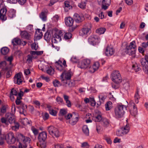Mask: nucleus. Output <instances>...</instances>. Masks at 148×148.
I'll use <instances>...</instances> for the list:
<instances>
[{
	"instance_id": "obj_40",
	"label": "nucleus",
	"mask_w": 148,
	"mask_h": 148,
	"mask_svg": "<svg viewBox=\"0 0 148 148\" xmlns=\"http://www.w3.org/2000/svg\"><path fill=\"white\" fill-rule=\"evenodd\" d=\"M135 102L137 103L138 102V99L140 98V96L138 94V91H137L134 96Z\"/></svg>"
},
{
	"instance_id": "obj_27",
	"label": "nucleus",
	"mask_w": 148,
	"mask_h": 148,
	"mask_svg": "<svg viewBox=\"0 0 148 148\" xmlns=\"http://www.w3.org/2000/svg\"><path fill=\"white\" fill-rule=\"evenodd\" d=\"M93 120L95 122H100L102 119V116L99 114L94 117H93Z\"/></svg>"
},
{
	"instance_id": "obj_34",
	"label": "nucleus",
	"mask_w": 148,
	"mask_h": 148,
	"mask_svg": "<svg viewBox=\"0 0 148 148\" xmlns=\"http://www.w3.org/2000/svg\"><path fill=\"white\" fill-rule=\"evenodd\" d=\"M67 65H56V68L59 71H62L65 69Z\"/></svg>"
},
{
	"instance_id": "obj_31",
	"label": "nucleus",
	"mask_w": 148,
	"mask_h": 148,
	"mask_svg": "<svg viewBox=\"0 0 148 148\" xmlns=\"http://www.w3.org/2000/svg\"><path fill=\"white\" fill-rule=\"evenodd\" d=\"M14 125L12 126L11 128L12 130L14 131H17L19 129V125L18 123L17 122H15L14 123Z\"/></svg>"
},
{
	"instance_id": "obj_50",
	"label": "nucleus",
	"mask_w": 148,
	"mask_h": 148,
	"mask_svg": "<svg viewBox=\"0 0 148 148\" xmlns=\"http://www.w3.org/2000/svg\"><path fill=\"white\" fill-rule=\"evenodd\" d=\"M34 56H32V55L30 56L29 55L27 56V62H28V64H30L32 61V57H34Z\"/></svg>"
},
{
	"instance_id": "obj_52",
	"label": "nucleus",
	"mask_w": 148,
	"mask_h": 148,
	"mask_svg": "<svg viewBox=\"0 0 148 148\" xmlns=\"http://www.w3.org/2000/svg\"><path fill=\"white\" fill-rule=\"evenodd\" d=\"M86 6L85 3L84 2H82L78 5L79 7L82 9L85 8Z\"/></svg>"
},
{
	"instance_id": "obj_17",
	"label": "nucleus",
	"mask_w": 148,
	"mask_h": 148,
	"mask_svg": "<svg viewBox=\"0 0 148 148\" xmlns=\"http://www.w3.org/2000/svg\"><path fill=\"white\" fill-rule=\"evenodd\" d=\"M6 10L5 8H2L0 10V19L3 21L6 20L7 18L5 15Z\"/></svg>"
},
{
	"instance_id": "obj_35",
	"label": "nucleus",
	"mask_w": 148,
	"mask_h": 148,
	"mask_svg": "<svg viewBox=\"0 0 148 148\" xmlns=\"http://www.w3.org/2000/svg\"><path fill=\"white\" fill-rule=\"evenodd\" d=\"M65 86L69 87H71L74 86L73 82L69 80H66L65 82Z\"/></svg>"
},
{
	"instance_id": "obj_12",
	"label": "nucleus",
	"mask_w": 148,
	"mask_h": 148,
	"mask_svg": "<svg viewBox=\"0 0 148 148\" xmlns=\"http://www.w3.org/2000/svg\"><path fill=\"white\" fill-rule=\"evenodd\" d=\"M114 50L111 46H108L106 49L105 54L106 56H108L113 55L114 53Z\"/></svg>"
},
{
	"instance_id": "obj_5",
	"label": "nucleus",
	"mask_w": 148,
	"mask_h": 148,
	"mask_svg": "<svg viewBox=\"0 0 148 148\" xmlns=\"http://www.w3.org/2000/svg\"><path fill=\"white\" fill-rule=\"evenodd\" d=\"M135 42L133 41L130 43V45L128 46H127L126 48L125 52L129 55H133L135 53V48H136Z\"/></svg>"
},
{
	"instance_id": "obj_55",
	"label": "nucleus",
	"mask_w": 148,
	"mask_h": 148,
	"mask_svg": "<svg viewBox=\"0 0 148 148\" xmlns=\"http://www.w3.org/2000/svg\"><path fill=\"white\" fill-rule=\"evenodd\" d=\"M31 129L33 133L35 135H37L38 134V130L34 127H32Z\"/></svg>"
},
{
	"instance_id": "obj_14",
	"label": "nucleus",
	"mask_w": 148,
	"mask_h": 148,
	"mask_svg": "<svg viewBox=\"0 0 148 148\" xmlns=\"http://www.w3.org/2000/svg\"><path fill=\"white\" fill-rule=\"evenodd\" d=\"M12 43L14 45L21 44L24 45L26 44V42L25 41H21L20 39L18 38H15L14 39L12 40Z\"/></svg>"
},
{
	"instance_id": "obj_25",
	"label": "nucleus",
	"mask_w": 148,
	"mask_h": 148,
	"mask_svg": "<svg viewBox=\"0 0 148 148\" xmlns=\"http://www.w3.org/2000/svg\"><path fill=\"white\" fill-rule=\"evenodd\" d=\"M132 108V109L130 111V113L132 116L135 117L138 114L137 108L136 107Z\"/></svg>"
},
{
	"instance_id": "obj_36",
	"label": "nucleus",
	"mask_w": 148,
	"mask_h": 148,
	"mask_svg": "<svg viewBox=\"0 0 148 148\" xmlns=\"http://www.w3.org/2000/svg\"><path fill=\"white\" fill-rule=\"evenodd\" d=\"M102 122H103V126L105 127L108 126L110 123L109 121L106 118L103 119Z\"/></svg>"
},
{
	"instance_id": "obj_42",
	"label": "nucleus",
	"mask_w": 148,
	"mask_h": 148,
	"mask_svg": "<svg viewBox=\"0 0 148 148\" xmlns=\"http://www.w3.org/2000/svg\"><path fill=\"white\" fill-rule=\"evenodd\" d=\"M0 69H1V70L2 71H9L10 70V68L6 65H0Z\"/></svg>"
},
{
	"instance_id": "obj_19",
	"label": "nucleus",
	"mask_w": 148,
	"mask_h": 148,
	"mask_svg": "<svg viewBox=\"0 0 148 148\" xmlns=\"http://www.w3.org/2000/svg\"><path fill=\"white\" fill-rule=\"evenodd\" d=\"M66 25L68 26H71L73 24L74 21L73 18L70 17H68L65 19Z\"/></svg>"
},
{
	"instance_id": "obj_53",
	"label": "nucleus",
	"mask_w": 148,
	"mask_h": 148,
	"mask_svg": "<svg viewBox=\"0 0 148 148\" xmlns=\"http://www.w3.org/2000/svg\"><path fill=\"white\" fill-rule=\"evenodd\" d=\"M10 93L13 95L16 96L18 95V92L16 89H12L11 90Z\"/></svg>"
},
{
	"instance_id": "obj_54",
	"label": "nucleus",
	"mask_w": 148,
	"mask_h": 148,
	"mask_svg": "<svg viewBox=\"0 0 148 148\" xmlns=\"http://www.w3.org/2000/svg\"><path fill=\"white\" fill-rule=\"evenodd\" d=\"M99 99L100 102V104L101 103H103L104 101L105 98L101 95H99Z\"/></svg>"
},
{
	"instance_id": "obj_11",
	"label": "nucleus",
	"mask_w": 148,
	"mask_h": 148,
	"mask_svg": "<svg viewBox=\"0 0 148 148\" xmlns=\"http://www.w3.org/2000/svg\"><path fill=\"white\" fill-rule=\"evenodd\" d=\"M14 82L18 84H20L23 82V77L21 73H18L14 76Z\"/></svg>"
},
{
	"instance_id": "obj_57",
	"label": "nucleus",
	"mask_w": 148,
	"mask_h": 148,
	"mask_svg": "<svg viewBox=\"0 0 148 148\" xmlns=\"http://www.w3.org/2000/svg\"><path fill=\"white\" fill-rule=\"evenodd\" d=\"M1 122L3 123H4L6 125H8V122L6 118L5 119V118L3 117L1 119Z\"/></svg>"
},
{
	"instance_id": "obj_24",
	"label": "nucleus",
	"mask_w": 148,
	"mask_h": 148,
	"mask_svg": "<svg viewBox=\"0 0 148 148\" xmlns=\"http://www.w3.org/2000/svg\"><path fill=\"white\" fill-rule=\"evenodd\" d=\"M21 36L22 38L26 39H29L30 37V35L29 33L26 31H23L21 34Z\"/></svg>"
},
{
	"instance_id": "obj_32",
	"label": "nucleus",
	"mask_w": 148,
	"mask_h": 148,
	"mask_svg": "<svg viewBox=\"0 0 148 148\" xmlns=\"http://www.w3.org/2000/svg\"><path fill=\"white\" fill-rule=\"evenodd\" d=\"M30 121H29L26 118H24L22 119L21 122L24 125H29L30 124Z\"/></svg>"
},
{
	"instance_id": "obj_16",
	"label": "nucleus",
	"mask_w": 148,
	"mask_h": 148,
	"mask_svg": "<svg viewBox=\"0 0 148 148\" xmlns=\"http://www.w3.org/2000/svg\"><path fill=\"white\" fill-rule=\"evenodd\" d=\"M47 138V134L45 132L40 133L38 136V138L39 141L44 142Z\"/></svg>"
},
{
	"instance_id": "obj_26",
	"label": "nucleus",
	"mask_w": 148,
	"mask_h": 148,
	"mask_svg": "<svg viewBox=\"0 0 148 148\" xmlns=\"http://www.w3.org/2000/svg\"><path fill=\"white\" fill-rule=\"evenodd\" d=\"M30 53L33 56L35 55L37 56H39L41 55L43 53V51H31L30 52Z\"/></svg>"
},
{
	"instance_id": "obj_2",
	"label": "nucleus",
	"mask_w": 148,
	"mask_h": 148,
	"mask_svg": "<svg viewBox=\"0 0 148 148\" xmlns=\"http://www.w3.org/2000/svg\"><path fill=\"white\" fill-rule=\"evenodd\" d=\"M20 137L23 141L22 143L19 142L18 147L19 148H30L29 144L30 139L29 137L24 136L22 134H20Z\"/></svg>"
},
{
	"instance_id": "obj_49",
	"label": "nucleus",
	"mask_w": 148,
	"mask_h": 148,
	"mask_svg": "<svg viewBox=\"0 0 148 148\" xmlns=\"http://www.w3.org/2000/svg\"><path fill=\"white\" fill-rule=\"evenodd\" d=\"M56 101L58 104H61L63 103V100L62 98L59 96L57 97L56 99Z\"/></svg>"
},
{
	"instance_id": "obj_41",
	"label": "nucleus",
	"mask_w": 148,
	"mask_h": 148,
	"mask_svg": "<svg viewBox=\"0 0 148 148\" xmlns=\"http://www.w3.org/2000/svg\"><path fill=\"white\" fill-rule=\"evenodd\" d=\"M51 37V34L48 32H46L45 34V39L47 41H48L50 39Z\"/></svg>"
},
{
	"instance_id": "obj_18",
	"label": "nucleus",
	"mask_w": 148,
	"mask_h": 148,
	"mask_svg": "<svg viewBox=\"0 0 148 148\" xmlns=\"http://www.w3.org/2000/svg\"><path fill=\"white\" fill-rule=\"evenodd\" d=\"M75 21L77 23L81 22L84 19V17L77 13H75L73 16Z\"/></svg>"
},
{
	"instance_id": "obj_3",
	"label": "nucleus",
	"mask_w": 148,
	"mask_h": 148,
	"mask_svg": "<svg viewBox=\"0 0 148 148\" xmlns=\"http://www.w3.org/2000/svg\"><path fill=\"white\" fill-rule=\"evenodd\" d=\"M111 77L112 81L116 84H119L122 82L121 76L118 71H113L111 74Z\"/></svg>"
},
{
	"instance_id": "obj_23",
	"label": "nucleus",
	"mask_w": 148,
	"mask_h": 148,
	"mask_svg": "<svg viewBox=\"0 0 148 148\" xmlns=\"http://www.w3.org/2000/svg\"><path fill=\"white\" fill-rule=\"evenodd\" d=\"M64 9L66 12L68 11L69 10L72 8V7L70 5L69 2L68 1H65L64 3Z\"/></svg>"
},
{
	"instance_id": "obj_10",
	"label": "nucleus",
	"mask_w": 148,
	"mask_h": 148,
	"mask_svg": "<svg viewBox=\"0 0 148 148\" xmlns=\"http://www.w3.org/2000/svg\"><path fill=\"white\" fill-rule=\"evenodd\" d=\"M73 75V73L70 70L67 72L64 71L61 75V80L62 81L64 80V77L66 80H69Z\"/></svg>"
},
{
	"instance_id": "obj_64",
	"label": "nucleus",
	"mask_w": 148,
	"mask_h": 148,
	"mask_svg": "<svg viewBox=\"0 0 148 148\" xmlns=\"http://www.w3.org/2000/svg\"><path fill=\"white\" fill-rule=\"evenodd\" d=\"M26 0H17V2L21 5H23L26 2Z\"/></svg>"
},
{
	"instance_id": "obj_62",
	"label": "nucleus",
	"mask_w": 148,
	"mask_h": 148,
	"mask_svg": "<svg viewBox=\"0 0 148 148\" xmlns=\"http://www.w3.org/2000/svg\"><path fill=\"white\" fill-rule=\"evenodd\" d=\"M90 102H91V105L92 106H94L96 104L93 98L90 99Z\"/></svg>"
},
{
	"instance_id": "obj_22",
	"label": "nucleus",
	"mask_w": 148,
	"mask_h": 148,
	"mask_svg": "<svg viewBox=\"0 0 148 148\" xmlns=\"http://www.w3.org/2000/svg\"><path fill=\"white\" fill-rule=\"evenodd\" d=\"M82 131L85 136H88L89 135V130L87 125H84L83 127Z\"/></svg>"
},
{
	"instance_id": "obj_59",
	"label": "nucleus",
	"mask_w": 148,
	"mask_h": 148,
	"mask_svg": "<svg viewBox=\"0 0 148 148\" xmlns=\"http://www.w3.org/2000/svg\"><path fill=\"white\" fill-rule=\"evenodd\" d=\"M140 62L141 65H147L148 64L147 63L146 60L144 58H143L141 59L140 60Z\"/></svg>"
},
{
	"instance_id": "obj_37",
	"label": "nucleus",
	"mask_w": 148,
	"mask_h": 148,
	"mask_svg": "<svg viewBox=\"0 0 148 148\" xmlns=\"http://www.w3.org/2000/svg\"><path fill=\"white\" fill-rule=\"evenodd\" d=\"M56 64L58 65H66V61L64 59H60L56 62Z\"/></svg>"
},
{
	"instance_id": "obj_39",
	"label": "nucleus",
	"mask_w": 148,
	"mask_h": 148,
	"mask_svg": "<svg viewBox=\"0 0 148 148\" xmlns=\"http://www.w3.org/2000/svg\"><path fill=\"white\" fill-rule=\"evenodd\" d=\"M37 145L39 146L41 148H45L46 147V145L45 143L44 142H39L37 143Z\"/></svg>"
},
{
	"instance_id": "obj_60",
	"label": "nucleus",
	"mask_w": 148,
	"mask_h": 148,
	"mask_svg": "<svg viewBox=\"0 0 148 148\" xmlns=\"http://www.w3.org/2000/svg\"><path fill=\"white\" fill-rule=\"evenodd\" d=\"M66 113V111L64 109H62L60 111V113L61 115H64Z\"/></svg>"
},
{
	"instance_id": "obj_6",
	"label": "nucleus",
	"mask_w": 148,
	"mask_h": 148,
	"mask_svg": "<svg viewBox=\"0 0 148 148\" xmlns=\"http://www.w3.org/2000/svg\"><path fill=\"white\" fill-rule=\"evenodd\" d=\"M130 127L129 124L124 125L122 127L120 130H118L116 134L117 136H122L127 134L129 132Z\"/></svg>"
},
{
	"instance_id": "obj_28",
	"label": "nucleus",
	"mask_w": 148,
	"mask_h": 148,
	"mask_svg": "<svg viewBox=\"0 0 148 148\" xmlns=\"http://www.w3.org/2000/svg\"><path fill=\"white\" fill-rule=\"evenodd\" d=\"M106 30V29L105 28L101 27L97 29L96 32L100 35L104 34Z\"/></svg>"
},
{
	"instance_id": "obj_1",
	"label": "nucleus",
	"mask_w": 148,
	"mask_h": 148,
	"mask_svg": "<svg viewBox=\"0 0 148 148\" xmlns=\"http://www.w3.org/2000/svg\"><path fill=\"white\" fill-rule=\"evenodd\" d=\"M126 107L124 105H119L114 110L115 116L117 119L123 117L124 114V110H126Z\"/></svg>"
},
{
	"instance_id": "obj_43",
	"label": "nucleus",
	"mask_w": 148,
	"mask_h": 148,
	"mask_svg": "<svg viewBox=\"0 0 148 148\" xmlns=\"http://www.w3.org/2000/svg\"><path fill=\"white\" fill-rule=\"evenodd\" d=\"M81 146L82 148H88L89 145L87 142H84L81 144Z\"/></svg>"
},
{
	"instance_id": "obj_13",
	"label": "nucleus",
	"mask_w": 148,
	"mask_h": 148,
	"mask_svg": "<svg viewBox=\"0 0 148 148\" xmlns=\"http://www.w3.org/2000/svg\"><path fill=\"white\" fill-rule=\"evenodd\" d=\"M91 26L90 24H89L87 26L83 28L81 31L84 35L90 34L91 32Z\"/></svg>"
},
{
	"instance_id": "obj_4",
	"label": "nucleus",
	"mask_w": 148,
	"mask_h": 148,
	"mask_svg": "<svg viewBox=\"0 0 148 148\" xmlns=\"http://www.w3.org/2000/svg\"><path fill=\"white\" fill-rule=\"evenodd\" d=\"M65 117L66 119L69 120V123L72 125H75L78 121V117L74 113L69 114Z\"/></svg>"
},
{
	"instance_id": "obj_63",
	"label": "nucleus",
	"mask_w": 148,
	"mask_h": 148,
	"mask_svg": "<svg viewBox=\"0 0 148 148\" xmlns=\"http://www.w3.org/2000/svg\"><path fill=\"white\" fill-rule=\"evenodd\" d=\"M53 70V69L51 66H50V68L47 70V72L48 74L50 75Z\"/></svg>"
},
{
	"instance_id": "obj_58",
	"label": "nucleus",
	"mask_w": 148,
	"mask_h": 148,
	"mask_svg": "<svg viewBox=\"0 0 148 148\" xmlns=\"http://www.w3.org/2000/svg\"><path fill=\"white\" fill-rule=\"evenodd\" d=\"M53 37L57 40V41H60L61 40V38L60 36L58 35L57 34H55L54 35Z\"/></svg>"
},
{
	"instance_id": "obj_30",
	"label": "nucleus",
	"mask_w": 148,
	"mask_h": 148,
	"mask_svg": "<svg viewBox=\"0 0 148 148\" xmlns=\"http://www.w3.org/2000/svg\"><path fill=\"white\" fill-rule=\"evenodd\" d=\"M16 11L14 10H10L8 12V15L10 18H13L15 16Z\"/></svg>"
},
{
	"instance_id": "obj_7",
	"label": "nucleus",
	"mask_w": 148,
	"mask_h": 148,
	"mask_svg": "<svg viewBox=\"0 0 148 148\" xmlns=\"http://www.w3.org/2000/svg\"><path fill=\"white\" fill-rule=\"evenodd\" d=\"M47 130L49 134L54 138H58L60 136V134L58 129L52 126L48 127Z\"/></svg>"
},
{
	"instance_id": "obj_47",
	"label": "nucleus",
	"mask_w": 148,
	"mask_h": 148,
	"mask_svg": "<svg viewBox=\"0 0 148 148\" xmlns=\"http://www.w3.org/2000/svg\"><path fill=\"white\" fill-rule=\"evenodd\" d=\"M42 35L41 34L39 35L38 34H35L34 36V40L35 41H37L40 39L42 37Z\"/></svg>"
},
{
	"instance_id": "obj_48",
	"label": "nucleus",
	"mask_w": 148,
	"mask_h": 148,
	"mask_svg": "<svg viewBox=\"0 0 148 148\" xmlns=\"http://www.w3.org/2000/svg\"><path fill=\"white\" fill-rule=\"evenodd\" d=\"M142 68L144 73L148 75V65H142Z\"/></svg>"
},
{
	"instance_id": "obj_38",
	"label": "nucleus",
	"mask_w": 148,
	"mask_h": 148,
	"mask_svg": "<svg viewBox=\"0 0 148 148\" xmlns=\"http://www.w3.org/2000/svg\"><path fill=\"white\" fill-rule=\"evenodd\" d=\"M40 18L43 21H45L47 20V16L45 13L43 12H41L40 16Z\"/></svg>"
},
{
	"instance_id": "obj_33",
	"label": "nucleus",
	"mask_w": 148,
	"mask_h": 148,
	"mask_svg": "<svg viewBox=\"0 0 148 148\" xmlns=\"http://www.w3.org/2000/svg\"><path fill=\"white\" fill-rule=\"evenodd\" d=\"M105 106L106 110H110L112 108V103L110 101L108 102Z\"/></svg>"
},
{
	"instance_id": "obj_9",
	"label": "nucleus",
	"mask_w": 148,
	"mask_h": 148,
	"mask_svg": "<svg viewBox=\"0 0 148 148\" xmlns=\"http://www.w3.org/2000/svg\"><path fill=\"white\" fill-rule=\"evenodd\" d=\"M99 38L97 36L92 35L88 38V42L89 43L92 45H94L98 43Z\"/></svg>"
},
{
	"instance_id": "obj_21",
	"label": "nucleus",
	"mask_w": 148,
	"mask_h": 148,
	"mask_svg": "<svg viewBox=\"0 0 148 148\" xmlns=\"http://www.w3.org/2000/svg\"><path fill=\"white\" fill-rule=\"evenodd\" d=\"M89 71L91 73H93L99 67V65H88Z\"/></svg>"
},
{
	"instance_id": "obj_46",
	"label": "nucleus",
	"mask_w": 148,
	"mask_h": 148,
	"mask_svg": "<svg viewBox=\"0 0 148 148\" xmlns=\"http://www.w3.org/2000/svg\"><path fill=\"white\" fill-rule=\"evenodd\" d=\"M72 37V34L70 33H66L64 35V38L65 39H68Z\"/></svg>"
},
{
	"instance_id": "obj_56",
	"label": "nucleus",
	"mask_w": 148,
	"mask_h": 148,
	"mask_svg": "<svg viewBox=\"0 0 148 148\" xmlns=\"http://www.w3.org/2000/svg\"><path fill=\"white\" fill-rule=\"evenodd\" d=\"M55 148H63L64 145L62 144H57L55 145Z\"/></svg>"
},
{
	"instance_id": "obj_8",
	"label": "nucleus",
	"mask_w": 148,
	"mask_h": 148,
	"mask_svg": "<svg viewBox=\"0 0 148 148\" xmlns=\"http://www.w3.org/2000/svg\"><path fill=\"white\" fill-rule=\"evenodd\" d=\"M5 140L7 143L9 144H13L16 141V138L12 132L9 133L5 135Z\"/></svg>"
},
{
	"instance_id": "obj_51",
	"label": "nucleus",
	"mask_w": 148,
	"mask_h": 148,
	"mask_svg": "<svg viewBox=\"0 0 148 148\" xmlns=\"http://www.w3.org/2000/svg\"><path fill=\"white\" fill-rule=\"evenodd\" d=\"M32 49L34 50H37L38 47V45L37 44H36L35 42L32 44Z\"/></svg>"
},
{
	"instance_id": "obj_61",
	"label": "nucleus",
	"mask_w": 148,
	"mask_h": 148,
	"mask_svg": "<svg viewBox=\"0 0 148 148\" xmlns=\"http://www.w3.org/2000/svg\"><path fill=\"white\" fill-rule=\"evenodd\" d=\"M53 83L54 86L55 87H58L59 85L60 84L59 82L57 80H55L53 81Z\"/></svg>"
},
{
	"instance_id": "obj_15",
	"label": "nucleus",
	"mask_w": 148,
	"mask_h": 148,
	"mask_svg": "<svg viewBox=\"0 0 148 148\" xmlns=\"http://www.w3.org/2000/svg\"><path fill=\"white\" fill-rule=\"evenodd\" d=\"M6 117L8 122H9L10 124H12L15 122L14 116L10 113L6 114Z\"/></svg>"
},
{
	"instance_id": "obj_29",
	"label": "nucleus",
	"mask_w": 148,
	"mask_h": 148,
	"mask_svg": "<svg viewBox=\"0 0 148 148\" xmlns=\"http://www.w3.org/2000/svg\"><path fill=\"white\" fill-rule=\"evenodd\" d=\"M9 51V49L7 47H3L2 48L1 50V53L3 55H5L8 53Z\"/></svg>"
},
{
	"instance_id": "obj_20",
	"label": "nucleus",
	"mask_w": 148,
	"mask_h": 148,
	"mask_svg": "<svg viewBox=\"0 0 148 148\" xmlns=\"http://www.w3.org/2000/svg\"><path fill=\"white\" fill-rule=\"evenodd\" d=\"M47 108L51 114L54 116L56 115L57 112V111L52 108L51 106L49 105H47Z\"/></svg>"
},
{
	"instance_id": "obj_44",
	"label": "nucleus",
	"mask_w": 148,
	"mask_h": 148,
	"mask_svg": "<svg viewBox=\"0 0 148 148\" xmlns=\"http://www.w3.org/2000/svg\"><path fill=\"white\" fill-rule=\"evenodd\" d=\"M82 63L84 65H89L91 63V61L88 59H85L83 60Z\"/></svg>"
},
{
	"instance_id": "obj_45",
	"label": "nucleus",
	"mask_w": 148,
	"mask_h": 148,
	"mask_svg": "<svg viewBox=\"0 0 148 148\" xmlns=\"http://www.w3.org/2000/svg\"><path fill=\"white\" fill-rule=\"evenodd\" d=\"M132 69L136 72L140 70L141 68L138 65H132Z\"/></svg>"
}]
</instances>
